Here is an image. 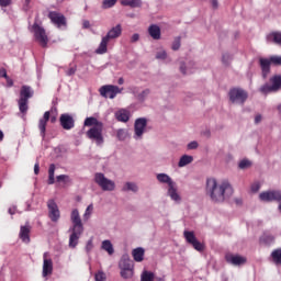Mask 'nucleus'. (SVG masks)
Wrapping results in <instances>:
<instances>
[{
  "label": "nucleus",
  "instance_id": "nucleus-22",
  "mask_svg": "<svg viewBox=\"0 0 281 281\" xmlns=\"http://www.w3.org/2000/svg\"><path fill=\"white\" fill-rule=\"evenodd\" d=\"M31 229H32V226H30V223H26L24 226H21L20 228V238L25 244L30 243Z\"/></svg>",
  "mask_w": 281,
  "mask_h": 281
},
{
  "label": "nucleus",
  "instance_id": "nucleus-19",
  "mask_svg": "<svg viewBox=\"0 0 281 281\" xmlns=\"http://www.w3.org/2000/svg\"><path fill=\"white\" fill-rule=\"evenodd\" d=\"M59 122L65 131H71V128L75 126L74 116L69 114H61Z\"/></svg>",
  "mask_w": 281,
  "mask_h": 281
},
{
  "label": "nucleus",
  "instance_id": "nucleus-64",
  "mask_svg": "<svg viewBox=\"0 0 281 281\" xmlns=\"http://www.w3.org/2000/svg\"><path fill=\"white\" fill-rule=\"evenodd\" d=\"M212 8H218V1L217 0H212Z\"/></svg>",
  "mask_w": 281,
  "mask_h": 281
},
{
  "label": "nucleus",
  "instance_id": "nucleus-44",
  "mask_svg": "<svg viewBox=\"0 0 281 281\" xmlns=\"http://www.w3.org/2000/svg\"><path fill=\"white\" fill-rule=\"evenodd\" d=\"M94 280L95 281H106V273H104V271H98L95 274H94Z\"/></svg>",
  "mask_w": 281,
  "mask_h": 281
},
{
  "label": "nucleus",
  "instance_id": "nucleus-23",
  "mask_svg": "<svg viewBox=\"0 0 281 281\" xmlns=\"http://www.w3.org/2000/svg\"><path fill=\"white\" fill-rule=\"evenodd\" d=\"M184 238L189 245H192V247H201V243L196 239V236L194 235V232L184 231Z\"/></svg>",
  "mask_w": 281,
  "mask_h": 281
},
{
  "label": "nucleus",
  "instance_id": "nucleus-37",
  "mask_svg": "<svg viewBox=\"0 0 281 281\" xmlns=\"http://www.w3.org/2000/svg\"><path fill=\"white\" fill-rule=\"evenodd\" d=\"M274 238L271 234L269 233H265L261 237H260V243L261 245H271V243H273Z\"/></svg>",
  "mask_w": 281,
  "mask_h": 281
},
{
  "label": "nucleus",
  "instance_id": "nucleus-18",
  "mask_svg": "<svg viewBox=\"0 0 281 281\" xmlns=\"http://www.w3.org/2000/svg\"><path fill=\"white\" fill-rule=\"evenodd\" d=\"M47 122H49V111L45 112L44 116L40 119L38 122V131L43 142H45L46 137Z\"/></svg>",
  "mask_w": 281,
  "mask_h": 281
},
{
  "label": "nucleus",
  "instance_id": "nucleus-33",
  "mask_svg": "<svg viewBox=\"0 0 281 281\" xmlns=\"http://www.w3.org/2000/svg\"><path fill=\"white\" fill-rule=\"evenodd\" d=\"M83 124L85 126H91V128H93V126H104V123L98 121V119L93 116L87 117Z\"/></svg>",
  "mask_w": 281,
  "mask_h": 281
},
{
  "label": "nucleus",
  "instance_id": "nucleus-35",
  "mask_svg": "<svg viewBox=\"0 0 281 281\" xmlns=\"http://www.w3.org/2000/svg\"><path fill=\"white\" fill-rule=\"evenodd\" d=\"M121 3L130 8H142V0H121Z\"/></svg>",
  "mask_w": 281,
  "mask_h": 281
},
{
  "label": "nucleus",
  "instance_id": "nucleus-42",
  "mask_svg": "<svg viewBox=\"0 0 281 281\" xmlns=\"http://www.w3.org/2000/svg\"><path fill=\"white\" fill-rule=\"evenodd\" d=\"M200 135H201V137H204L205 139H210V137L212 136V131L210 130V127H204L201 130Z\"/></svg>",
  "mask_w": 281,
  "mask_h": 281
},
{
  "label": "nucleus",
  "instance_id": "nucleus-7",
  "mask_svg": "<svg viewBox=\"0 0 281 281\" xmlns=\"http://www.w3.org/2000/svg\"><path fill=\"white\" fill-rule=\"evenodd\" d=\"M228 98L232 104H245V102H247V98H249V94L241 88H232L228 91Z\"/></svg>",
  "mask_w": 281,
  "mask_h": 281
},
{
  "label": "nucleus",
  "instance_id": "nucleus-57",
  "mask_svg": "<svg viewBox=\"0 0 281 281\" xmlns=\"http://www.w3.org/2000/svg\"><path fill=\"white\" fill-rule=\"evenodd\" d=\"M82 27L83 30H89L91 27V23L89 22V20H83Z\"/></svg>",
  "mask_w": 281,
  "mask_h": 281
},
{
  "label": "nucleus",
  "instance_id": "nucleus-2",
  "mask_svg": "<svg viewBox=\"0 0 281 281\" xmlns=\"http://www.w3.org/2000/svg\"><path fill=\"white\" fill-rule=\"evenodd\" d=\"M234 194V188L229 184V181L224 180L221 184H216V180H213L212 187V201L213 203H224L226 199H229Z\"/></svg>",
  "mask_w": 281,
  "mask_h": 281
},
{
  "label": "nucleus",
  "instance_id": "nucleus-51",
  "mask_svg": "<svg viewBox=\"0 0 281 281\" xmlns=\"http://www.w3.org/2000/svg\"><path fill=\"white\" fill-rule=\"evenodd\" d=\"M251 192H258L260 190V182H255L251 184Z\"/></svg>",
  "mask_w": 281,
  "mask_h": 281
},
{
  "label": "nucleus",
  "instance_id": "nucleus-41",
  "mask_svg": "<svg viewBox=\"0 0 281 281\" xmlns=\"http://www.w3.org/2000/svg\"><path fill=\"white\" fill-rule=\"evenodd\" d=\"M91 214H93V204L87 206L86 212L83 214V221H89V218H91Z\"/></svg>",
  "mask_w": 281,
  "mask_h": 281
},
{
  "label": "nucleus",
  "instance_id": "nucleus-8",
  "mask_svg": "<svg viewBox=\"0 0 281 281\" xmlns=\"http://www.w3.org/2000/svg\"><path fill=\"white\" fill-rule=\"evenodd\" d=\"M119 269H121V278H124V280H128L133 276V261H131L128 255L122 256L119 262Z\"/></svg>",
  "mask_w": 281,
  "mask_h": 281
},
{
  "label": "nucleus",
  "instance_id": "nucleus-50",
  "mask_svg": "<svg viewBox=\"0 0 281 281\" xmlns=\"http://www.w3.org/2000/svg\"><path fill=\"white\" fill-rule=\"evenodd\" d=\"M270 63L272 65H281V57L280 56H272V57H270Z\"/></svg>",
  "mask_w": 281,
  "mask_h": 281
},
{
  "label": "nucleus",
  "instance_id": "nucleus-62",
  "mask_svg": "<svg viewBox=\"0 0 281 281\" xmlns=\"http://www.w3.org/2000/svg\"><path fill=\"white\" fill-rule=\"evenodd\" d=\"M9 214H11V216H14V214H16V206H11L9 209Z\"/></svg>",
  "mask_w": 281,
  "mask_h": 281
},
{
  "label": "nucleus",
  "instance_id": "nucleus-10",
  "mask_svg": "<svg viewBox=\"0 0 281 281\" xmlns=\"http://www.w3.org/2000/svg\"><path fill=\"white\" fill-rule=\"evenodd\" d=\"M270 83H266L260 88L261 93H276L281 89V76L276 75L270 78Z\"/></svg>",
  "mask_w": 281,
  "mask_h": 281
},
{
  "label": "nucleus",
  "instance_id": "nucleus-11",
  "mask_svg": "<svg viewBox=\"0 0 281 281\" xmlns=\"http://www.w3.org/2000/svg\"><path fill=\"white\" fill-rule=\"evenodd\" d=\"M122 90L123 89H121L117 86L105 85L99 89V92L102 98H110V100H114V98H116L117 94L122 93Z\"/></svg>",
  "mask_w": 281,
  "mask_h": 281
},
{
  "label": "nucleus",
  "instance_id": "nucleus-30",
  "mask_svg": "<svg viewBox=\"0 0 281 281\" xmlns=\"http://www.w3.org/2000/svg\"><path fill=\"white\" fill-rule=\"evenodd\" d=\"M109 41L111 40H108L106 36H103L101 43L99 44V47L95 50V54H106Z\"/></svg>",
  "mask_w": 281,
  "mask_h": 281
},
{
  "label": "nucleus",
  "instance_id": "nucleus-16",
  "mask_svg": "<svg viewBox=\"0 0 281 281\" xmlns=\"http://www.w3.org/2000/svg\"><path fill=\"white\" fill-rule=\"evenodd\" d=\"M43 278H47V276H52L54 273V261L49 258V252H44L43 255Z\"/></svg>",
  "mask_w": 281,
  "mask_h": 281
},
{
  "label": "nucleus",
  "instance_id": "nucleus-59",
  "mask_svg": "<svg viewBox=\"0 0 281 281\" xmlns=\"http://www.w3.org/2000/svg\"><path fill=\"white\" fill-rule=\"evenodd\" d=\"M137 41H139V34H133L131 37V43H137Z\"/></svg>",
  "mask_w": 281,
  "mask_h": 281
},
{
  "label": "nucleus",
  "instance_id": "nucleus-45",
  "mask_svg": "<svg viewBox=\"0 0 281 281\" xmlns=\"http://www.w3.org/2000/svg\"><path fill=\"white\" fill-rule=\"evenodd\" d=\"M251 166V161L247 160V159H243L239 165L238 168H240V170H245L247 168H250Z\"/></svg>",
  "mask_w": 281,
  "mask_h": 281
},
{
  "label": "nucleus",
  "instance_id": "nucleus-29",
  "mask_svg": "<svg viewBox=\"0 0 281 281\" xmlns=\"http://www.w3.org/2000/svg\"><path fill=\"white\" fill-rule=\"evenodd\" d=\"M116 133V139L119 142H126V139H128V137H131V134L128 133V130L126 128H119L115 131Z\"/></svg>",
  "mask_w": 281,
  "mask_h": 281
},
{
  "label": "nucleus",
  "instance_id": "nucleus-48",
  "mask_svg": "<svg viewBox=\"0 0 281 281\" xmlns=\"http://www.w3.org/2000/svg\"><path fill=\"white\" fill-rule=\"evenodd\" d=\"M232 55H229L228 53H225L223 56H222V63L223 65H229V63H232Z\"/></svg>",
  "mask_w": 281,
  "mask_h": 281
},
{
  "label": "nucleus",
  "instance_id": "nucleus-63",
  "mask_svg": "<svg viewBox=\"0 0 281 281\" xmlns=\"http://www.w3.org/2000/svg\"><path fill=\"white\" fill-rule=\"evenodd\" d=\"M32 0H24V10H27V8H30V3Z\"/></svg>",
  "mask_w": 281,
  "mask_h": 281
},
{
  "label": "nucleus",
  "instance_id": "nucleus-9",
  "mask_svg": "<svg viewBox=\"0 0 281 281\" xmlns=\"http://www.w3.org/2000/svg\"><path fill=\"white\" fill-rule=\"evenodd\" d=\"M148 126V119L139 117L134 122V139L139 140L144 138V133H146V127Z\"/></svg>",
  "mask_w": 281,
  "mask_h": 281
},
{
  "label": "nucleus",
  "instance_id": "nucleus-46",
  "mask_svg": "<svg viewBox=\"0 0 281 281\" xmlns=\"http://www.w3.org/2000/svg\"><path fill=\"white\" fill-rule=\"evenodd\" d=\"M117 3V0H103V8L106 10L109 8H113Z\"/></svg>",
  "mask_w": 281,
  "mask_h": 281
},
{
  "label": "nucleus",
  "instance_id": "nucleus-49",
  "mask_svg": "<svg viewBox=\"0 0 281 281\" xmlns=\"http://www.w3.org/2000/svg\"><path fill=\"white\" fill-rule=\"evenodd\" d=\"M272 194V201H277L278 203H280L281 201V191H271Z\"/></svg>",
  "mask_w": 281,
  "mask_h": 281
},
{
  "label": "nucleus",
  "instance_id": "nucleus-58",
  "mask_svg": "<svg viewBox=\"0 0 281 281\" xmlns=\"http://www.w3.org/2000/svg\"><path fill=\"white\" fill-rule=\"evenodd\" d=\"M101 247H113V244H111V240L105 239L102 241Z\"/></svg>",
  "mask_w": 281,
  "mask_h": 281
},
{
  "label": "nucleus",
  "instance_id": "nucleus-21",
  "mask_svg": "<svg viewBox=\"0 0 281 281\" xmlns=\"http://www.w3.org/2000/svg\"><path fill=\"white\" fill-rule=\"evenodd\" d=\"M259 65L262 71V77L267 78L269 74L271 72V59L268 58H260Z\"/></svg>",
  "mask_w": 281,
  "mask_h": 281
},
{
  "label": "nucleus",
  "instance_id": "nucleus-13",
  "mask_svg": "<svg viewBox=\"0 0 281 281\" xmlns=\"http://www.w3.org/2000/svg\"><path fill=\"white\" fill-rule=\"evenodd\" d=\"M130 93H132L134 95V98H135V100H137V102L143 104V102H146V99L148 98V95H150V89L146 88V89L142 90V88H139L137 86H132L130 88Z\"/></svg>",
  "mask_w": 281,
  "mask_h": 281
},
{
  "label": "nucleus",
  "instance_id": "nucleus-60",
  "mask_svg": "<svg viewBox=\"0 0 281 281\" xmlns=\"http://www.w3.org/2000/svg\"><path fill=\"white\" fill-rule=\"evenodd\" d=\"M260 122H262V115L257 114V115L255 116V124H260Z\"/></svg>",
  "mask_w": 281,
  "mask_h": 281
},
{
  "label": "nucleus",
  "instance_id": "nucleus-20",
  "mask_svg": "<svg viewBox=\"0 0 281 281\" xmlns=\"http://www.w3.org/2000/svg\"><path fill=\"white\" fill-rule=\"evenodd\" d=\"M195 65L196 64L194 61H180V74H182L183 76H190V74L193 72Z\"/></svg>",
  "mask_w": 281,
  "mask_h": 281
},
{
  "label": "nucleus",
  "instance_id": "nucleus-55",
  "mask_svg": "<svg viewBox=\"0 0 281 281\" xmlns=\"http://www.w3.org/2000/svg\"><path fill=\"white\" fill-rule=\"evenodd\" d=\"M206 194L212 196V187H210V179L206 180Z\"/></svg>",
  "mask_w": 281,
  "mask_h": 281
},
{
  "label": "nucleus",
  "instance_id": "nucleus-24",
  "mask_svg": "<svg viewBox=\"0 0 281 281\" xmlns=\"http://www.w3.org/2000/svg\"><path fill=\"white\" fill-rule=\"evenodd\" d=\"M122 36V25L117 24L116 26L112 27L105 37L110 41H113V38H120Z\"/></svg>",
  "mask_w": 281,
  "mask_h": 281
},
{
  "label": "nucleus",
  "instance_id": "nucleus-6",
  "mask_svg": "<svg viewBox=\"0 0 281 281\" xmlns=\"http://www.w3.org/2000/svg\"><path fill=\"white\" fill-rule=\"evenodd\" d=\"M103 131L104 126H93L90 127L89 131H87L86 136L88 137V139H91L97 146H102L104 144V135L102 134Z\"/></svg>",
  "mask_w": 281,
  "mask_h": 281
},
{
  "label": "nucleus",
  "instance_id": "nucleus-61",
  "mask_svg": "<svg viewBox=\"0 0 281 281\" xmlns=\"http://www.w3.org/2000/svg\"><path fill=\"white\" fill-rule=\"evenodd\" d=\"M38 172H41V167H40L38 162H36V164L34 165V173H35V175H38Z\"/></svg>",
  "mask_w": 281,
  "mask_h": 281
},
{
  "label": "nucleus",
  "instance_id": "nucleus-31",
  "mask_svg": "<svg viewBox=\"0 0 281 281\" xmlns=\"http://www.w3.org/2000/svg\"><path fill=\"white\" fill-rule=\"evenodd\" d=\"M193 161H194V157L190 155H183L178 162V167L186 168V166H189V164H192Z\"/></svg>",
  "mask_w": 281,
  "mask_h": 281
},
{
  "label": "nucleus",
  "instance_id": "nucleus-1",
  "mask_svg": "<svg viewBox=\"0 0 281 281\" xmlns=\"http://www.w3.org/2000/svg\"><path fill=\"white\" fill-rule=\"evenodd\" d=\"M70 221L72 226L70 228L71 235L69 237V247L78 246V240L85 232V226L82 225V218H80V212L78 209H74L70 214Z\"/></svg>",
  "mask_w": 281,
  "mask_h": 281
},
{
  "label": "nucleus",
  "instance_id": "nucleus-17",
  "mask_svg": "<svg viewBox=\"0 0 281 281\" xmlns=\"http://www.w3.org/2000/svg\"><path fill=\"white\" fill-rule=\"evenodd\" d=\"M48 19H50L52 23H54V25H56L57 27H63V25H67V20L65 19V15L56 11H50L48 13Z\"/></svg>",
  "mask_w": 281,
  "mask_h": 281
},
{
  "label": "nucleus",
  "instance_id": "nucleus-52",
  "mask_svg": "<svg viewBox=\"0 0 281 281\" xmlns=\"http://www.w3.org/2000/svg\"><path fill=\"white\" fill-rule=\"evenodd\" d=\"M77 71L76 66L75 67H70L68 70H66V76H75Z\"/></svg>",
  "mask_w": 281,
  "mask_h": 281
},
{
  "label": "nucleus",
  "instance_id": "nucleus-25",
  "mask_svg": "<svg viewBox=\"0 0 281 281\" xmlns=\"http://www.w3.org/2000/svg\"><path fill=\"white\" fill-rule=\"evenodd\" d=\"M122 192H133V194H137V192H139V186H137V182L127 181L123 184Z\"/></svg>",
  "mask_w": 281,
  "mask_h": 281
},
{
  "label": "nucleus",
  "instance_id": "nucleus-56",
  "mask_svg": "<svg viewBox=\"0 0 281 281\" xmlns=\"http://www.w3.org/2000/svg\"><path fill=\"white\" fill-rule=\"evenodd\" d=\"M103 249L109 254V256H113V254H115V249L113 247H103Z\"/></svg>",
  "mask_w": 281,
  "mask_h": 281
},
{
  "label": "nucleus",
  "instance_id": "nucleus-12",
  "mask_svg": "<svg viewBox=\"0 0 281 281\" xmlns=\"http://www.w3.org/2000/svg\"><path fill=\"white\" fill-rule=\"evenodd\" d=\"M225 260L227 265H232L233 267H245L247 257L234 252H227L225 255Z\"/></svg>",
  "mask_w": 281,
  "mask_h": 281
},
{
  "label": "nucleus",
  "instance_id": "nucleus-15",
  "mask_svg": "<svg viewBox=\"0 0 281 281\" xmlns=\"http://www.w3.org/2000/svg\"><path fill=\"white\" fill-rule=\"evenodd\" d=\"M48 216L53 223H58L60 218V210H58V204L54 200L47 202Z\"/></svg>",
  "mask_w": 281,
  "mask_h": 281
},
{
  "label": "nucleus",
  "instance_id": "nucleus-39",
  "mask_svg": "<svg viewBox=\"0 0 281 281\" xmlns=\"http://www.w3.org/2000/svg\"><path fill=\"white\" fill-rule=\"evenodd\" d=\"M140 281H155V273L145 270L140 276Z\"/></svg>",
  "mask_w": 281,
  "mask_h": 281
},
{
  "label": "nucleus",
  "instance_id": "nucleus-54",
  "mask_svg": "<svg viewBox=\"0 0 281 281\" xmlns=\"http://www.w3.org/2000/svg\"><path fill=\"white\" fill-rule=\"evenodd\" d=\"M57 181L58 183L63 182V181H67V179H69V176L67 175H60V176H57Z\"/></svg>",
  "mask_w": 281,
  "mask_h": 281
},
{
  "label": "nucleus",
  "instance_id": "nucleus-28",
  "mask_svg": "<svg viewBox=\"0 0 281 281\" xmlns=\"http://www.w3.org/2000/svg\"><path fill=\"white\" fill-rule=\"evenodd\" d=\"M115 117L119 122H128L131 120V113L126 110H120L115 113Z\"/></svg>",
  "mask_w": 281,
  "mask_h": 281
},
{
  "label": "nucleus",
  "instance_id": "nucleus-53",
  "mask_svg": "<svg viewBox=\"0 0 281 281\" xmlns=\"http://www.w3.org/2000/svg\"><path fill=\"white\" fill-rule=\"evenodd\" d=\"M12 4V0H0L1 8H8V5Z\"/></svg>",
  "mask_w": 281,
  "mask_h": 281
},
{
  "label": "nucleus",
  "instance_id": "nucleus-47",
  "mask_svg": "<svg viewBox=\"0 0 281 281\" xmlns=\"http://www.w3.org/2000/svg\"><path fill=\"white\" fill-rule=\"evenodd\" d=\"M199 148V142L192 140L187 144V150H196Z\"/></svg>",
  "mask_w": 281,
  "mask_h": 281
},
{
  "label": "nucleus",
  "instance_id": "nucleus-4",
  "mask_svg": "<svg viewBox=\"0 0 281 281\" xmlns=\"http://www.w3.org/2000/svg\"><path fill=\"white\" fill-rule=\"evenodd\" d=\"M30 98H34V90L30 86H22L20 90V99L18 101L19 110L22 113H27V102Z\"/></svg>",
  "mask_w": 281,
  "mask_h": 281
},
{
  "label": "nucleus",
  "instance_id": "nucleus-3",
  "mask_svg": "<svg viewBox=\"0 0 281 281\" xmlns=\"http://www.w3.org/2000/svg\"><path fill=\"white\" fill-rule=\"evenodd\" d=\"M158 183H165L168 186L167 195L175 201V203H181V195L177 192V182L172 180L167 173H158L156 176Z\"/></svg>",
  "mask_w": 281,
  "mask_h": 281
},
{
  "label": "nucleus",
  "instance_id": "nucleus-38",
  "mask_svg": "<svg viewBox=\"0 0 281 281\" xmlns=\"http://www.w3.org/2000/svg\"><path fill=\"white\" fill-rule=\"evenodd\" d=\"M260 201H265L266 203H271L272 200V193L271 191H265L259 194Z\"/></svg>",
  "mask_w": 281,
  "mask_h": 281
},
{
  "label": "nucleus",
  "instance_id": "nucleus-36",
  "mask_svg": "<svg viewBox=\"0 0 281 281\" xmlns=\"http://www.w3.org/2000/svg\"><path fill=\"white\" fill-rule=\"evenodd\" d=\"M54 172H56V165L52 164L48 168V186H54L56 179L54 178Z\"/></svg>",
  "mask_w": 281,
  "mask_h": 281
},
{
  "label": "nucleus",
  "instance_id": "nucleus-32",
  "mask_svg": "<svg viewBox=\"0 0 281 281\" xmlns=\"http://www.w3.org/2000/svg\"><path fill=\"white\" fill-rule=\"evenodd\" d=\"M271 259L277 267H281V248H277L271 252Z\"/></svg>",
  "mask_w": 281,
  "mask_h": 281
},
{
  "label": "nucleus",
  "instance_id": "nucleus-34",
  "mask_svg": "<svg viewBox=\"0 0 281 281\" xmlns=\"http://www.w3.org/2000/svg\"><path fill=\"white\" fill-rule=\"evenodd\" d=\"M132 256L136 262H142L144 260V250L143 248H135L132 251Z\"/></svg>",
  "mask_w": 281,
  "mask_h": 281
},
{
  "label": "nucleus",
  "instance_id": "nucleus-5",
  "mask_svg": "<svg viewBox=\"0 0 281 281\" xmlns=\"http://www.w3.org/2000/svg\"><path fill=\"white\" fill-rule=\"evenodd\" d=\"M94 182L101 190H103V192H113V190H115V181L106 178L102 172H97L94 175Z\"/></svg>",
  "mask_w": 281,
  "mask_h": 281
},
{
  "label": "nucleus",
  "instance_id": "nucleus-26",
  "mask_svg": "<svg viewBox=\"0 0 281 281\" xmlns=\"http://www.w3.org/2000/svg\"><path fill=\"white\" fill-rule=\"evenodd\" d=\"M148 34L154 41H159V38H161V29L156 24H151L148 27Z\"/></svg>",
  "mask_w": 281,
  "mask_h": 281
},
{
  "label": "nucleus",
  "instance_id": "nucleus-43",
  "mask_svg": "<svg viewBox=\"0 0 281 281\" xmlns=\"http://www.w3.org/2000/svg\"><path fill=\"white\" fill-rule=\"evenodd\" d=\"M180 47H181V37H176L172 42L171 49H173V52H178Z\"/></svg>",
  "mask_w": 281,
  "mask_h": 281
},
{
  "label": "nucleus",
  "instance_id": "nucleus-14",
  "mask_svg": "<svg viewBox=\"0 0 281 281\" xmlns=\"http://www.w3.org/2000/svg\"><path fill=\"white\" fill-rule=\"evenodd\" d=\"M33 32H34L35 38L40 43V45L42 47H47V43H49V38H47L45 29L41 27L38 24H34Z\"/></svg>",
  "mask_w": 281,
  "mask_h": 281
},
{
  "label": "nucleus",
  "instance_id": "nucleus-27",
  "mask_svg": "<svg viewBox=\"0 0 281 281\" xmlns=\"http://www.w3.org/2000/svg\"><path fill=\"white\" fill-rule=\"evenodd\" d=\"M268 43H274V45H279L281 47V32H272L267 35Z\"/></svg>",
  "mask_w": 281,
  "mask_h": 281
},
{
  "label": "nucleus",
  "instance_id": "nucleus-40",
  "mask_svg": "<svg viewBox=\"0 0 281 281\" xmlns=\"http://www.w3.org/2000/svg\"><path fill=\"white\" fill-rule=\"evenodd\" d=\"M166 58H168V53L164 48H160L156 52L157 60H166Z\"/></svg>",
  "mask_w": 281,
  "mask_h": 281
}]
</instances>
